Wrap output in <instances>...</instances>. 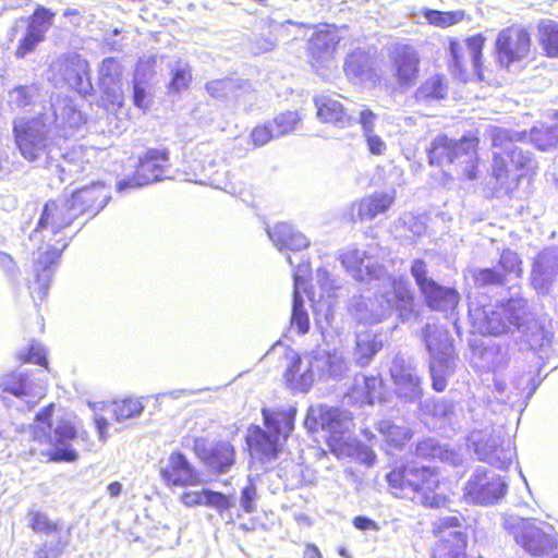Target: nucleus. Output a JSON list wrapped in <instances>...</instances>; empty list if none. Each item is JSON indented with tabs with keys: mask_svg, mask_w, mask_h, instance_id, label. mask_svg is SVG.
Masks as SVG:
<instances>
[{
	"mask_svg": "<svg viewBox=\"0 0 558 558\" xmlns=\"http://www.w3.org/2000/svg\"><path fill=\"white\" fill-rule=\"evenodd\" d=\"M77 219L66 197L45 203L31 239L40 242L34 262V279L28 289L34 300L43 301L48 292L56 265L68 246L65 229Z\"/></svg>",
	"mask_w": 558,
	"mask_h": 558,
	"instance_id": "nucleus-1",
	"label": "nucleus"
},
{
	"mask_svg": "<svg viewBox=\"0 0 558 558\" xmlns=\"http://www.w3.org/2000/svg\"><path fill=\"white\" fill-rule=\"evenodd\" d=\"M56 404L53 402L43 407L34 417L31 425L32 456L41 454L48 462H75L78 453L69 442L81 437L89 441V435L85 430L78 432L74 422L69 418H60L52 429Z\"/></svg>",
	"mask_w": 558,
	"mask_h": 558,
	"instance_id": "nucleus-2",
	"label": "nucleus"
},
{
	"mask_svg": "<svg viewBox=\"0 0 558 558\" xmlns=\"http://www.w3.org/2000/svg\"><path fill=\"white\" fill-rule=\"evenodd\" d=\"M489 136L494 148L493 175L506 193L517 187L520 178L534 172L536 161L522 146L526 140L525 132L492 126Z\"/></svg>",
	"mask_w": 558,
	"mask_h": 558,
	"instance_id": "nucleus-3",
	"label": "nucleus"
},
{
	"mask_svg": "<svg viewBox=\"0 0 558 558\" xmlns=\"http://www.w3.org/2000/svg\"><path fill=\"white\" fill-rule=\"evenodd\" d=\"M266 429L252 425L247 429L246 444L250 453L260 462L274 461L281 447V441L287 440L294 428L296 410H269L262 411Z\"/></svg>",
	"mask_w": 558,
	"mask_h": 558,
	"instance_id": "nucleus-4",
	"label": "nucleus"
},
{
	"mask_svg": "<svg viewBox=\"0 0 558 558\" xmlns=\"http://www.w3.org/2000/svg\"><path fill=\"white\" fill-rule=\"evenodd\" d=\"M383 281V290L375 295L374 300L362 295L354 296L350 303L351 314L365 324H377L381 322L393 310L408 311L413 305V293L405 280H396L387 276Z\"/></svg>",
	"mask_w": 558,
	"mask_h": 558,
	"instance_id": "nucleus-5",
	"label": "nucleus"
},
{
	"mask_svg": "<svg viewBox=\"0 0 558 558\" xmlns=\"http://www.w3.org/2000/svg\"><path fill=\"white\" fill-rule=\"evenodd\" d=\"M386 478L398 497L409 498L432 508L445 504V497L436 492L439 476L428 466L408 464L392 470Z\"/></svg>",
	"mask_w": 558,
	"mask_h": 558,
	"instance_id": "nucleus-6",
	"label": "nucleus"
},
{
	"mask_svg": "<svg viewBox=\"0 0 558 558\" xmlns=\"http://www.w3.org/2000/svg\"><path fill=\"white\" fill-rule=\"evenodd\" d=\"M504 527L530 556L549 558L558 549V535L553 525L535 519L508 515Z\"/></svg>",
	"mask_w": 558,
	"mask_h": 558,
	"instance_id": "nucleus-7",
	"label": "nucleus"
},
{
	"mask_svg": "<svg viewBox=\"0 0 558 558\" xmlns=\"http://www.w3.org/2000/svg\"><path fill=\"white\" fill-rule=\"evenodd\" d=\"M476 137H463L457 142L446 135L436 136L428 150L429 162L442 166L453 165L469 180L476 178L477 147Z\"/></svg>",
	"mask_w": 558,
	"mask_h": 558,
	"instance_id": "nucleus-8",
	"label": "nucleus"
},
{
	"mask_svg": "<svg viewBox=\"0 0 558 558\" xmlns=\"http://www.w3.org/2000/svg\"><path fill=\"white\" fill-rule=\"evenodd\" d=\"M526 301L512 298L507 302L484 306L476 311V319L482 333L499 336L508 332L511 327L520 329L523 326Z\"/></svg>",
	"mask_w": 558,
	"mask_h": 558,
	"instance_id": "nucleus-9",
	"label": "nucleus"
},
{
	"mask_svg": "<svg viewBox=\"0 0 558 558\" xmlns=\"http://www.w3.org/2000/svg\"><path fill=\"white\" fill-rule=\"evenodd\" d=\"M468 446L480 461L500 470H507L515 458L514 444L494 432H471Z\"/></svg>",
	"mask_w": 558,
	"mask_h": 558,
	"instance_id": "nucleus-10",
	"label": "nucleus"
},
{
	"mask_svg": "<svg viewBox=\"0 0 558 558\" xmlns=\"http://www.w3.org/2000/svg\"><path fill=\"white\" fill-rule=\"evenodd\" d=\"M507 488L500 475L478 466L465 483L463 498L474 505H494L505 497Z\"/></svg>",
	"mask_w": 558,
	"mask_h": 558,
	"instance_id": "nucleus-11",
	"label": "nucleus"
},
{
	"mask_svg": "<svg viewBox=\"0 0 558 558\" xmlns=\"http://www.w3.org/2000/svg\"><path fill=\"white\" fill-rule=\"evenodd\" d=\"M433 530L438 537L433 558H466L468 536L461 530L460 517H440L433 523Z\"/></svg>",
	"mask_w": 558,
	"mask_h": 558,
	"instance_id": "nucleus-12",
	"label": "nucleus"
},
{
	"mask_svg": "<svg viewBox=\"0 0 558 558\" xmlns=\"http://www.w3.org/2000/svg\"><path fill=\"white\" fill-rule=\"evenodd\" d=\"M390 73L398 86L408 89L415 85L420 73L418 51L409 44L396 43L388 49Z\"/></svg>",
	"mask_w": 558,
	"mask_h": 558,
	"instance_id": "nucleus-13",
	"label": "nucleus"
},
{
	"mask_svg": "<svg viewBox=\"0 0 558 558\" xmlns=\"http://www.w3.org/2000/svg\"><path fill=\"white\" fill-rule=\"evenodd\" d=\"M305 425L308 428L320 426L329 432L333 438L342 439L352 426V416L348 411L326 405H315L308 409Z\"/></svg>",
	"mask_w": 558,
	"mask_h": 558,
	"instance_id": "nucleus-14",
	"label": "nucleus"
},
{
	"mask_svg": "<svg viewBox=\"0 0 558 558\" xmlns=\"http://www.w3.org/2000/svg\"><path fill=\"white\" fill-rule=\"evenodd\" d=\"M530 34L520 27L502 29L496 40L498 60L501 65L509 66L525 58L530 52Z\"/></svg>",
	"mask_w": 558,
	"mask_h": 558,
	"instance_id": "nucleus-15",
	"label": "nucleus"
},
{
	"mask_svg": "<svg viewBox=\"0 0 558 558\" xmlns=\"http://www.w3.org/2000/svg\"><path fill=\"white\" fill-rule=\"evenodd\" d=\"M310 355L315 378L320 380H340L349 371V361L338 349L329 351L318 347L312 350Z\"/></svg>",
	"mask_w": 558,
	"mask_h": 558,
	"instance_id": "nucleus-16",
	"label": "nucleus"
},
{
	"mask_svg": "<svg viewBox=\"0 0 558 558\" xmlns=\"http://www.w3.org/2000/svg\"><path fill=\"white\" fill-rule=\"evenodd\" d=\"M41 120L36 117L19 120L13 124V136L21 155L28 161H35L44 147L45 134L40 130Z\"/></svg>",
	"mask_w": 558,
	"mask_h": 558,
	"instance_id": "nucleus-17",
	"label": "nucleus"
},
{
	"mask_svg": "<svg viewBox=\"0 0 558 558\" xmlns=\"http://www.w3.org/2000/svg\"><path fill=\"white\" fill-rule=\"evenodd\" d=\"M54 15V12L40 4L35 8L29 17V25L26 33L20 39L15 49L14 53L17 59H22L27 53L33 52L37 45L45 39Z\"/></svg>",
	"mask_w": 558,
	"mask_h": 558,
	"instance_id": "nucleus-18",
	"label": "nucleus"
},
{
	"mask_svg": "<svg viewBox=\"0 0 558 558\" xmlns=\"http://www.w3.org/2000/svg\"><path fill=\"white\" fill-rule=\"evenodd\" d=\"M558 279V247L541 251L533 260L531 282L538 294H547Z\"/></svg>",
	"mask_w": 558,
	"mask_h": 558,
	"instance_id": "nucleus-19",
	"label": "nucleus"
},
{
	"mask_svg": "<svg viewBox=\"0 0 558 558\" xmlns=\"http://www.w3.org/2000/svg\"><path fill=\"white\" fill-rule=\"evenodd\" d=\"M390 374L400 398L410 402L421 399L423 393L421 378L410 362L400 356L395 357Z\"/></svg>",
	"mask_w": 558,
	"mask_h": 558,
	"instance_id": "nucleus-20",
	"label": "nucleus"
},
{
	"mask_svg": "<svg viewBox=\"0 0 558 558\" xmlns=\"http://www.w3.org/2000/svg\"><path fill=\"white\" fill-rule=\"evenodd\" d=\"M194 451L203 462L219 474L229 472L235 461V449L229 441H218L206 447L203 438L194 440Z\"/></svg>",
	"mask_w": 558,
	"mask_h": 558,
	"instance_id": "nucleus-21",
	"label": "nucleus"
},
{
	"mask_svg": "<svg viewBox=\"0 0 558 558\" xmlns=\"http://www.w3.org/2000/svg\"><path fill=\"white\" fill-rule=\"evenodd\" d=\"M338 43L339 38L333 31H318L312 36L308 52L311 64L317 72L336 68L335 51Z\"/></svg>",
	"mask_w": 558,
	"mask_h": 558,
	"instance_id": "nucleus-22",
	"label": "nucleus"
},
{
	"mask_svg": "<svg viewBox=\"0 0 558 558\" xmlns=\"http://www.w3.org/2000/svg\"><path fill=\"white\" fill-rule=\"evenodd\" d=\"M341 264L356 280H385L387 271L377 265L364 251L349 248L341 255Z\"/></svg>",
	"mask_w": 558,
	"mask_h": 558,
	"instance_id": "nucleus-23",
	"label": "nucleus"
},
{
	"mask_svg": "<svg viewBox=\"0 0 558 558\" xmlns=\"http://www.w3.org/2000/svg\"><path fill=\"white\" fill-rule=\"evenodd\" d=\"M73 207L76 217L83 215L94 216L102 209L107 202L105 189L100 184H93L72 192L65 196Z\"/></svg>",
	"mask_w": 558,
	"mask_h": 558,
	"instance_id": "nucleus-24",
	"label": "nucleus"
},
{
	"mask_svg": "<svg viewBox=\"0 0 558 558\" xmlns=\"http://www.w3.org/2000/svg\"><path fill=\"white\" fill-rule=\"evenodd\" d=\"M396 199V191L375 192L361 201L352 204L351 219L353 221L373 220L378 215L385 214Z\"/></svg>",
	"mask_w": 558,
	"mask_h": 558,
	"instance_id": "nucleus-25",
	"label": "nucleus"
},
{
	"mask_svg": "<svg viewBox=\"0 0 558 558\" xmlns=\"http://www.w3.org/2000/svg\"><path fill=\"white\" fill-rule=\"evenodd\" d=\"M484 46V38L480 35L470 37L464 41H451L450 43V54L453 60L454 66L463 71L468 62H470L472 69L481 76V59L482 49Z\"/></svg>",
	"mask_w": 558,
	"mask_h": 558,
	"instance_id": "nucleus-26",
	"label": "nucleus"
},
{
	"mask_svg": "<svg viewBox=\"0 0 558 558\" xmlns=\"http://www.w3.org/2000/svg\"><path fill=\"white\" fill-rule=\"evenodd\" d=\"M307 274L308 264H300L293 271L294 289L291 325L293 328H296L298 332L301 335L306 333L310 328L308 315L304 308V300L301 294L302 291L305 292Z\"/></svg>",
	"mask_w": 558,
	"mask_h": 558,
	"instance_id": "nucleus-27",
	"label": "nucleus"
},
{
	"mask_svg": "<svg viewBox=\"0 0 558 558\" xmlns=\"http://www.w3.org/2000/svg\"><path fill=\"white\" fill-rule=\"evenodd\" d=\"M168 157L166 153L149 150L136 165L134 179L137 184H150L159 181L165 174Z\"/></svg>",
	"mask_w": 558,
	"mask_h": 558,
	"instance_id": "nucleus-28",
	"label": "nucleus"
},
{
	"mask_svg": "<svg viewBox=\"0 0 558 558\" xmlns=\"http://www.w3.org/2000/svg\"><path fill=\"white\" fill-rule=\"evenodd\" d=\"M314 101L317 108V117L322 122L341 129L349 128L354 123V117L347 112L338 99L323 95L316 97Z\"/></svg>",
	"mask_w": 558,
	"mask_h": 558,
	"instance_id": "nucleus-29",
	"label": "nucleus"
},
{
	"mask_svg": "<svg viewBox=\"0 0 558 558\" xmlns=\"http://www.w3.org/2000/svg\"><path fill=\"white\" fill-rule=\"evenodd\" d=\"M267 234L274 245L280 251H301L310 245V240L287 222H279L267 229Z\"/></svg>",
	"mask_w": 558,
	"mask_h": 558,
	"instance_id": "nucleus-30",
	"label": "nucleus"
},
{
	"mask_svg": "<svg viewBox=\"0 0 558 558\" xmlns=\"http://www.w3.org/2000/svg\"><path fill=\"white\" fill-rule=\"evenodd\" d=\"M303 359L294 354L291 359V364L288 366L284 378L287 384L294 390L307 391L314 380L315 374L311 367V355L310 353Z\"/></svg>",
	"mask_w": 558,
	"mask_h": 558,
	"instance_id": "nucleus-31",
	"label": "nucleus"
},
{
	"mask_svg": "<svg viewBox=\"0 0 558 558\" xmlns=\"http://www.w3.org/2000/svg\"><path fill=\"white\" fill-rule=\"evenodd\" d=\"M377 430L383 438L381 448L387 453L401 450L413 436L411 428L407 425H398L390 420L380 421L377 424Z\"/></svg>",
	"mask_w": 558,
	"mask_h": 558,
	"instance_id": "nucleus-32",
	"label": "nucleus"
},
{
	"mask_svg": "<svg viewBox=\"0 0 558 558\" xmlns=\"http://www.w3.org/2000/svg\"><path fill=\"white\" fill-rule=\"evenodd\" d=\"M422 338L430 356L453 355L452 339L442 326L427 324L422 331Z\"/></svg>",
	"mask_w": 558,
	"mask_h": 558,
	"instance_id": "nucleus-33",
	"label": "nucleus"
},
{
	"mask_svg": "<svg viewBox=\"0 0 558 558\" xmlns=\"http://www.w3.org/2000/svg\"><path fill=\"white\" fill-rule=\"evenodd\" d=\"M343 70L349 81L363 83L372 76V58L364 50L356 49L347 57Z\"/></svg>",
	"mask_w": 558,
	"mask_h": 558,
	"instance_id": "nucleus-34",
	"label": "nucleus"
},
{
	"mask_svg": "<svg viewBox=\"0 0 558 558\" xmlns=\"http://www.w3.org/2000/svg\"><path fill=\"white\" fill-rule=\"evenodd\" d=\"M429 291H422V295L428 307L434 311H449L454 310L459 303L458 292L448 287H442L437 282L433 283Z\"/></svg>",
	"mask_w": 558,
	"mask_h": 558,
	"instance_id": "nucleus-35",
	"label": "nucleus"
},
{
	"mask_svg": "<svg viewBox=\"0 0 558 558\" xmlns=\"http://www.w3.org/2000/svg\"><path fill=\"white\" fill-rule=\"evenodd\" d=\"M416 454L425 459H439L451 465H460L462 463V456L460 453L439 445V442L433 438L420 441L416 445Z\"/></svg>",
	"mask_w": 558,
	"mask_h": 558,
	"instance_id": "nucleus-36",
	"label": "nucleus"
},
{
	"mask_svg": "<svg viewBox=\"0 0 558 558\" xmlns=\"http://www.w3.org/2000/svg\"><path fill=\"white\" fill-rule=\"evenodd\" d=\"M454 355L430 356L429 371L433 388L441 392L448 385V379L454 369Z\"/></svg>",
	"mask_w": 558,
	"mask_h": 558,
	"instance_id": "nucleus-37",
	"label": "nucleus"
},
{
	"mask_svg": "<svg viewBox=\"0 0 558 558\" xmlns=\"http://www.w3.org/2000/svg\"><path fill=\"white\" fill-rule=\"evenodd\" d=\"M32 390L33 381L29 379L28 374L16 369L7 373L0 384V391L16 398H24L31 395Z\"/></svg>",
	"mask_w": 558,
	"mask_h": 558,
	"instance_id": "nucleus-38",
	"label": "nucleus"
},
{
	"mask_svg": "<svg viewBox=\"0 0 558 558\" xmlns=\"http://www.w3.org/2000/svg\"><path fill=\"white\" fill-rule=\"evenodd\" d=\"M27 517L29 529L39 536H57L61 532V524L50 519L45 511L28 510Z\"/></svg>",
	"mask_w": 558,
	"mask_h": 558,
	"instance_id": "nucleus-39",
	"label": "nucleus"
},
{
	"mask_svg": "<svg viewBox=\"0 0 558 558\" xmlns=\"http://www.w3.org/2000/svg\"><path fill=\"white\" fill-rule=\"evenodd\" d=\"M447 95L445 77L434 75L428 77L416 90L414 97L417 101L428 102L439 100Z\"/></svg>",
	"mask_w": 558,
	"mask_h": 558,
	"instance_id": "nucleus-40",
	"label": "nucleus"
},
{
	"mask_svg": "<svg viewBox=\"0 0 558 558\" xmlns=\"http://www.w3.org/2000/svg\"><path fill=\"white\" fill-rule=\"evenodd\" d=\"M381 349V342L377 341L372 333H360L356 336V347L354 357L360 366H366L371 363L374 355Z\"/></svg>",
	"mask_w": 558,
	"mask_h": 558,
	"instance_id": "nucleus-41",
	"label": "nucleus"
},
{
	"mask_svg": "<svg viewBox=\"0 0 558 558\" xmlns=\"http://www.w3.org/2000/svg\"><path fill=\"white\" fill-rule=\"evenodd\" d=\"M539 43L550 58H558V22L544 20L538 24Z\"/></svg>",
	"mask_w": 558,
	"mask_h": 558,
	"instance_id": "nucleus-42",
	"label": "nucleus"
},
{
	"mask_svg": "<svg viewBox=\"0 0 558 558\" xmlns=\"http://www.w3.org/2000/svg\"><path fill=\"white\" fill-rule=\"evenodd\" d=\"M123 66L118 58H105L98 68V86L122 83Z\"/></svg>",
	"mask_w": 558,
	"mask_h": 558,
	"instance_id": "nucleus-43",
	"label": "nucleus"
},
{
	"mask_svg": "<svg viewBox=\"0 0 558 558\" xmlns=\"http://www.w3.org/2000/svg\"><path fill=\"white\" fill-rule=\"evenodd\" d=\"M529 380L530 378L520 376L508 384L504 379L496 378L495 388L500 396H504L502 401L513 407L522 396Z\"/></svg>",
	"mask_w": 558,
	"mask_h": 558,
	"instance_id": "nucleus-44",
	"label": "nucleus"
},
{
	"mask_svg": "<svg viewBox=\"0 0 558 558\" xmlns=\"http://www.w3.org/2000/svg\"><path fill=\"white\" fill-rule=\"evenodd\" d=\"M529 136L531 143L538 149L551 148L558 144V124L534 126Z\"/></svg>",
	"mask_w": 558,
	"mask_h": 558,
	"instance_id": "nucleus-45",
	"label": "nucleus"
},
{
	"mask_svg": "<svg viewBox=\"0 0 558 558\" xmlns=\"http://www.w3.org/2000/svg\"><path fill=\"white\" fill-rule=\"evenodd\" d=\"M144 410L142 401L137 398H124L112 402V413L117 421H124L140 415Z\"/></svg>",
	"mask_w": 558,
	"mask_h": 558,
	"instance_id": "nucleus-46",
	"label": "nucleus"
},
{
	"mask_svg": "<svg viewBox=\"0 0 558 558\" xmlns=\"http://www.w3.org/2000/svg\"><path fill=\"white\" fill-rule=\"evenodd\" d=\"M239 83L234 78L214 80L206 85L208 94L217 99H226L228 97H239Z\"/></svg>",
	"mask_w": 558,
	"mask_h": 558,
	"instance_id": "nucleus-47",
	"label": "nucleus"
},
{
	"mask_svg": "<svg viewBox=\"0 0 558 558\" xmlns=\"http://www.w3.org/2000/svg\"><path fill=\"white\" fill-rule=\"evenodd\" d=\"M302 121V118L296 111L281 112L270 121L277 137L284 136L293 132Z\"/></svg>",
	"mask_w": 558,
	"mask_h": 558,
	"instance_id": "nucleus-48",
	"label": "nucleus"
},
{
	"mask_svg": "<svg viewBox=\"0 0 558 558\" xmlns=\"http://www.w3.org/2000/svg\"><path fill=\"white\" fill-rule=\"evenodd\" d=\"M100 89V101L106 109H120L124 104V92L122 83L98 86Z\"/></svg>",
	"mask_w": 558,
	"mask_h": 558,
	"instance_id": "nucleus-49",
	"label": "nucleus"
},
{
	"mask_svg": "<svg viewBox=\"0 0 558 558\" xmlns=\"http://www.w3.org/2000/svg\"><path fill=\"white\" fill-rule=\"evenodd\" d=\"M201 475L187 462L184 456L177 452V485H198Z\"/></svg>",
	"mask_w": 558,
	"mask_h": 558,
	"instance_id": "nucleus-50",
	"label": "nucleus"
},
{
	"mask_svg": "<svg viewBox=\"0 0 558 558\" xmlns=\"http://www.w3.org/2000/svg\"><path fill=\"white\" fill-rule=\"evenodd\" d=\"M16 359L22 364L31 363L43 366L46 369L49 368L46 351L37 342L29 343L24 351L17 353Z\"/></svg>",
	"mask_w": 558,
	"mask_h": 558,
	"instance_id": "nucleus-51",
	"label": "nucleus"
},
{
	"mask_svg": "<svg viewBox=\"0 0 558 558\" xmlns=\"http://www.w3.org/2000/svg\"><path fill=\"white\" fill-rule=\"evenodd\" d=\"M521 264V259L515 252L511 250L502 251L499 267L502 269L504 279L506 280L508 276L520 277L522 274Z\"/></svg>",
	"mask_w": 558,
	"mask_h": 558,
	"instance_id": "nucleus-52",
	"label": "nucleus"
},
{
	"mask_svg": "<svg viewBox=\"0 0 558 558\" xmlns=\"http://www.w3.org/2000/svg\"><path fill=\"white\" fill-rule=\"evenodd\" d=\"M63 74L66 80H71V74L76 73V84L80 85L82 81L81 74H87V62L78 54L68 56L63 59Z\"/></svg>",
	"mask_w": 558,
	"mask_h": 558,
	"instance_id": "nucleus-53",
	"label": "nucleus"
},
{
	"mask_svg": "<svg viewBox=\"0 0 558 558\" xmlns=\"http://www.w3.org/2000/svg\"><path fill=\"white\" fill-rule=\"evenodd\" d=\"M411 274L421 292L429 291L428 287H433V283L436 282L433 278L428 277L427 265L422 259H415L412 263Z\"/></svg>",
	"mask_w": 558,
	"mask_h": 558,
	"instance_id": "nucleus-54",
	"label": "nucleus"
},
{
	"mask_svg": "<svg viewBox=\"0 0 558 558\" xmlns=\"http://www.w3.org/2000/svg\"><path fill=\"white\" fill-rule=\"evenodd\" d=\"M204 506L210 507L218 512L222 513L223 511L230 509L233 506V501L230 497L223 495L219 492H214L210 489H204Z\"/></svg>",
	"mask_w": 558,
	"mask_h": 558,
	"instance_id": "nucleus-55",
	"label": "nucleus"
},
{
	"mask_svg": "<svg viewBox=\"0 0 558 558\" xmlns=\"http://www.w3.org/2000/svg\"><path fill=\"white\" fill-rule=\"evenodd\" d=\"M429 24L439 27H448L460 21L459 12H440L436 10H427L424 14Z\"/></svg>",
	"mask_w": 558,
	"mask_h": 558,
	"instance_id": "nucleus-56",
	"label": "nucleus"
},
{
	"mask_svg": "<svg viewBox=\"0 0 558 558\" xmlns=\"http://www.w3.org/2000/svg\"><path fill=\"white\" fill-rule=\"evenodd\" d=\"M475 284L478 287L502 286L504 275L495 268L480 269L474 274Z\"/></svg>",
	"mask_w": 558,
	"mask_h": 558,
	"instance_id": "nucleus-57",
	"label": "nucleus"
},
{
	"mask_svg": "<svg viewBox=\"0 0 558 558\" xmlns=\"http://www.w3.org/2000/svg\"><path fill=\"white\" fill-rule=\"evenodd\" d=\"M355 113L357 117L354 118V122H357L361 125L363 135L375 132V125L378 120V116L375 112H373L367 106L360 105Z\"/></svg>",
	"mask_w": 558,
	"mask_h": 558,
	"instance_id": "nucleus-58",
	"label": "nucleus"
},
{
	"mask_svg": "<svg viewBox=\"0 0 558 558\" xmlns=\"http://www.w3.org/2000/svg\"><path fill=\"white\" fill-rule=\"evenodd\" d=\"M274 138L278 137L270 122L264 125L256 126L251 132V140L255 147H262Z\"/></svg>",
	"mask_w": 558,
	"mask_h": 558,
	"instance_id": "nucleus-59",
	"label": "nucleus"
},
{
	"mask_svg": "<svg viewBox=\"0 0 558 558\" xmlns=\"http://www.w3.org/2000/svg\"><path fill=\"white\" fill-rule=\"evenodd\" d=\"M357 383H360V386L364 389L363 391L366 393L364 395V400H371L372 404L374 403L375 399L379 395V389L381 387V383L376 377H366L364 375H357Z\"/></svg>",
	"mask_w": 558,
	"mask_h": 558,
	"instance_id": "nucleus-60",
	"label": "nucleus"
},
{
	"mask_svg": "<svg viewBox=\"0 0 558 558\" xmlns=\"http://www.w3.org/2000/svg\"><path fill=\"white\" fill-rule=\"evenodd\" d=\"M367 145V148L372 155L380 156L387 150L385 141L377 135L375 132L363 135Z\"/></svg>",
	"mask_w": 558,
	"mask_h": 558,
	"instance_id": "nucleus-61",
	"label": "nucleus"
},
{
	"mask_svg": "<svg viewBox=\"0 0 558 558\" xmlns=\"http://www.w3.org/2000/svg\"><path fill=\"white\" fill-rule=\"evenodd\" d=\"M256 500V488L253 484L246 485L242 489L241 494V507L246 513H252L255 510V502Z\"/></svg>",
	"mask_w": 558,
	"mask_h": 558,
	"instance_id": "nucleus-62",
	"label": "nucleus"
},
{
	"mask_svg": "<svg viewBox=\"0 0 558 558\" xmlns=\"http://www.w3.org/2000/svg\"><path fill=\"white\" fill-rule=\"evenodd\" d=\"M177 90L181 87L185 88L192 81L191 66L183 61L177 62Z\"/></svg>",
	"mask_w": 558,
	"mask_h": 558,
	"instance_id": "nucleus-63",
	"label": "nucleus"
},
{
	"mask_svg": "<svg viewBox=\"0 0 558 558\" xmlns=\"http://www.w3.org/2000/svg\"><path fill=\"white\" fill-rule=\"evenodd\" d=\"M276 47V40L272 36L256 37L252 43V51L254 53H265L271 51Z\"/></svg>",
	"mask_w": 558,
	"mask_h": 558,
	"instance_id": "nucleus-64",
	"label": "nucleus"
}]
</instances>
